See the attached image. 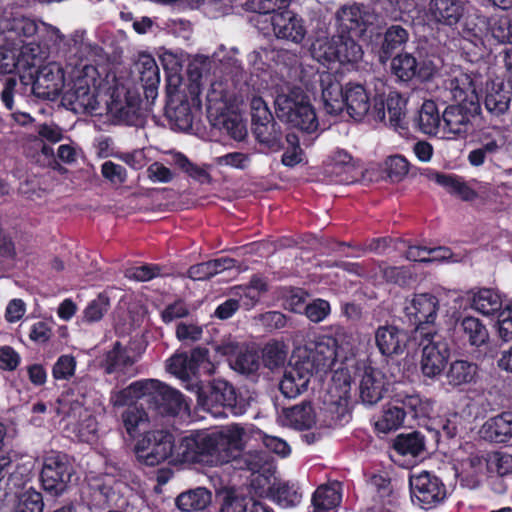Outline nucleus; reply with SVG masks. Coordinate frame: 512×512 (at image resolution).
<instances>
[{"label": "nucleus", "mask_w": 512, "mask_h": 512, "mask_svg": "<svg viewBox=\"0 0 512 512\" xmlns=\"http://www.w3.org/2000/svg\"><path fill=\"white\" fill-rule=\"evenodd\" d=\"M246 431L230 424L213 431H194L181 439L177 455L183 462L222 465L236 459L245 448Z\"/></svg>", "instance_id": "obj_1"}, {"label": "nucleus", "mask_w": 512, "mask_h": 512, "mask_svg": "<svg viewBox=\"0 0 512 512\" xmlns=\"http://www.w3.org/2000/svg\"><path fill=\"white\" fill-rule=\"evenodd\" d=\"M112 89L108 75L102 77L93 65L76 67L63 91L62 101L77 113H95L106 104Z\"/></svg>", "instance_id": "obj_2"}, {"label": "nucleus", "mask_w": 512, "mask_h": 512, "mask_svg": "<svg viewBox=\"0 0 512 512\" xmlns=\"http://www.w3.org/2000/svg\"><path fill=\"white\" fill-rule=\"evenodd\" d=\"M185 388L195 392L198 406L215 418L225 417L227 411L234 416L243 415L249 406L248 401L238 397L234 387L223 380L213 381L205 388L200 385V381H194Z\"/></svg>", "instance_id": "obj_3"}, {"label": "nucleus", "mask_w": 512, "mask_h": 512, "mask_svg": "<svg viewBox=\"0 0 512 512\" xmlns=\"http://www.w3.org/2000/svg\"><path fill=\"white\" fill-rule=\"evenodd\" d=\"M277 117L293 128L306 133L317 131L319 122L309 96L300 87L281 89L275 97Z\"/></svg>", "instance_id": "obj_4"}, {"label": "nucleus", "mask_w": 512, "mask_h": 512, "mask_svg": "<svg viewBox=\"0 0 512 512\" xmlns=\"http://www.w3.org/2000/svg\"><path fill=\"white\" fill-rule=\"evenodd\" d=\"M65 423L64 429L82 442H93L97 437L98 424L93 414L78 399L61 396L54 408Z\"/></svg>", "instance_id": "obj_5"}, {"label": "nucleus", "mask_w": 512, "mask_h": 512, "mask_svg": "<svg viewBox=\"0 0 512 512\" xmlns=\"http://www.w3.org/2000/svg\"><path fill=\"white\" fill-rule=\"evenodd\" d=\"M339 32L359 37L367 46H374L380 40V32L374 24L375 16L364 6L344 5L336 13Z\"/></svg>", "instance_id": "obj_6"}, {"label": "nucleus", "mask_w": 512, "mask_h": 512, "mask_svg": "<svg viewBox=\"0 0 512 512\" xmlns=\"http://www.w3.org/2000/svg\"><path fill=\"white\" fill-rule=\"evenodd\" d=\"M348 336L340 331L335 337L319 335L310 341L304 349L297 352L298 358L310 359L314 363V369H329L336 359L350 351V343L346 341Z\"/></svg>", "instance_id": "obj_7"}, {"label": "nucleus", "mask_w": 512, "mask_h": 512, "mask_svg": "<svg viewBox=\"0 0 512 512\" xmlns=\"http://www.w3.org/2000/svg\"><path fill=\"white\" fill-rule=\"evenodd\" d=\"M105 105L108 114L117 124L138 126L143 122L144 111L137 91L115 86L111 89Z\"/></svg>", "instance_id": "obj_8"}, {"label": "nucleus", "mask_w": 512, "mask_h": 512, "mask_svg": "<svg viewBox=\"0 0 512 512\" xmlns=\"http://www.w3.org/2000/svg\"><path fill=\"white\" fill-rule=\"evenodd\" d=\"M416 337L422 348L420 360L422 374L431 379L438 377L443 372L449 358V346L446 339L438 330L423 331V328H420V335Z\"/></svg>", "instance_id": "obj_9"}, {"label": "nucleus", "mask_w": 512, "mask_h": 512, "mask_svg": "<svg viewBox=\"0 0 512 512\" xmlns=\"http://www.w3.org/2000/svg\"><path fill=\"white\" fill-rule=\"evenodd\" d=\"M38 24L28 17L18 13H5L0 18V37L2 44L0 51H13L17 61V67L23 66V58L17 56L18 47L22 50L25 46L24 39L32 37L38 31Z\"/></svg>", "instance_id": "obj_10"}, {"label": "nucleus", "mask_w": 512, "mask_h": 512, "mask_svg": "<svg viewBox=\"0 0 512 512\" xmlns=\"http://www.w3.org/2000/svg\"><path fill=\"white\" fill-rule=\"evenodd\" d=\"M177 447H174L172 434L164 430H153L146 432L137 441L134 452L140 463L146 466H156L174 453L176 458L182 461L177 455Z\"/></svg>", "instance_id": "obj_11"}, {"label": "nucleus", "mask_w": 512, "mask_h": 512, "mask_svg": "<svg viewBox=\"0 0 512 512\" xmlns=\"http://www.w3.org/2000/svg\"><path fill=\"white\" fill-rule=\"evenodd\" d=\"M37 34L40 42H29L22 47L23 67H34L51 54H60L64 35L58 28L42 23Z\"/></svg>", "instance_id": "obj_12"}, {"label": "nucleus", "mask_w": 512, "mask_h": 512, "mask_svg": "<svg viewBox=\"0 0 512 512\" xmlns=\"http://www.w3.org/2000/svg\"><path fill=\"white\" fill-rule=\"evenodd\" d=\"M411 499L423 509H431L441 503L446 496L442 481L434 474L422 470L409 477Z\"/></svg>", "instance_id": "obj_13"}, {"label": "nucleus", "mask_w": 512, "mask_h": 512, "mask_svg": "<svg viewBox=\"0 0 512 512\" xmlns=\"http://www.w3.org/2000/svg\"><path fill=\"white\" fill-rule=\"evenodd\" d=\"M31 83L21 77V82L25 86H30V92L37 98L54 100L61 91L66 89L64 72L62 67L51 62L42 66L36 72L35 77L31 74Z\"/></svg>", "instance_id": "obj_14"}, {"label": "nucleus", "mask_w": 512, "mask_h": 512, "mask_svg": "<svg viewBox=\"0 0 512 512\" xmlns=\"http://www.w3.org/2000/svg\"><path fill=\"white\" fill-rule=\"evenodd\" d=\"M482 83V77L478 74L455 70L445 81L444 88L451 100L475 109L478 108V88Z\"/></svg>", "instance_id": "obj_15"}, {"label": "nucleus", "mask_w": 512, "mask_h": 512, "mask_svg": "<svg viewBox=\"0 0 512 512\" xmlns=\"http://www.w3.org/2000/svg\"><path fill=\"white\" fill-rule=\"evenodd\" d=\"M406 315L416 324V336L423 331L437 330L435 321L439 310V301L430 293H419L406 300Z\"/></svg>", "instance_id": "obj_16"}, {"label": "nucleus", "mask_w": 512, "mask_h": 512, "mask_svg": "<svg viewBox=\"0 0 512 512\" xmlns=\"http://www.w3.org/2000/svg\"><path fill=\"white\" fill-rule=\"evenodd\" d=\"M406 99L397 91H391L385 99L375 98L373 101L372 117L384 121L388 114V125L396 131L407 128Z\"/></svg>", "instance_id": "obj_17"}, {"label": "nucleus", "mask_w": 512, "mask_h": 512, "mask_svg": "<svg viewBox=\"0 0 512 512\" xmlns=\"http://www.w3.org/2000/svg\"><path fill=\"white\" fill-rule=\"evenodd\" d=\"M314 363L310 359L298 358L285 369L280 382V390L287 398H296L308 388L314 373Z\"/></svg>", "instance_id": "obj_18"}, {"label": "nucleus", "mask_w": 512, "mask_h": 512, "mask_svg": "<svg viewBox=\"0 0 512 512\" xmlns=\"http://www.w3.org/2000/svg\"><path fill=\"white\" fill-rule=\"evenodd\" d=\"M358 393L360 401L366 406L377 404L387 391L385 375L372 366L358 368Z\"/></svg>", "instance_id": "obj_19"}, {"label": "nucleus", "mask_w": 512, "mask_h": 512, "mask_svg": "<svg viewBox=\"0 0 512 512\" xmlns=\"http://www.w3.org/2000/svg\"><path fill=\"white\" fill-rule=\"evenodd\" d=\"M70 477V467L64 456L53 453L45 457L41 470V482L46 491L54 494L62 493Z\"/></svg>", "instance_id": "obj_20"}, {"label": "nucleus", "mask_w": 512, "mask_h": 512, "mask_svg": "<svg viewBox=\"0 0 512 512\" xmlns=\"http://www.w3.org/2000/svg\"><path fill=\"white\" fill-rule=\"evenodd\" d=\"M273 33L277 39L300 44L306 37L304 19L291 10H284L270 16Z\"/></svg>", "instance_id": "obj_21"}, {"label": "nucleus", "mask_w": 512, "mask_h": 512, "mask_svg": "<svg viewBox=\"0 0 512 512\" xmlns=\"http://www.w3.org/2000/svg\"><path fill=\"white\" fill-rule=\"evenodd\" d=\"M444 188L448 193L463 201H474L476 199L497 201L496 194L492 191L490 184L477 180L465 181L457 175L450 174Z\"/></svg>", "instance_id": "obj_22"}, {"label": "nucleus", "mask_w": 512, "mask_h": 512, "mask_svg": "<svg viewBox=\"0 0 512 512\" xmlns=\"http://www.w3.org/2000/svg\"><path fill=\"white\" fill-rule=\"evenodd\" d=\"M215 350L223 356H228L231 368L242 374H251L259 368L257 353L246 347H240L236 342H223L217 345Z\"/></svg>", "instance_id": "obj_23"}, {"label": "nucleus", "mask_w": 512, "mask_h": 512, "mask_svg": "<svg viewBox=\"0 0 512 512\" xmlns=\"http://www.w3.org/2000/svg\"><path fill=\"white\" fill-rule=\"evenodd\" d=\"M89 486L92 490L91 503L96 508L105 506L119 505L120 488L123 485L116 481L113 476H91L88 478Z\"/></svg>", "instance_id": "obj_24"}, {"label": "nucleus", "mask_w": 512, "mask_h": 512, "mask_svg": "<svg viewBox=\"0 0 512 512\" xmlns=\"http://www.w3.org/2000/svg\"><path fill=\"white\" fill-rule=\"evenodd\" d=\"M158 384L151 390L150 404H153L161 413L178 414L189 409L183 395L167 386L166 384L154 379Z\"/></svg>", "instance_id": "obj_25"}, {"label": "nucleus", "mask_w": 512, "mask_h": 512, "mask_svg": "<svg viewBox=\"0 0 512 512\" xmlns=\"http://www.w3.org/2000/svg\"><path fill=\"white\" fill-rule=\"evenodd\" d=\"M512 98V86L502 79L496 78L487 83L485 95V107L493 116L505 114L510 107Z\"/></svg>", "instance_id": "obj_26"}, {"label": "nucleus", "mask_w": 512, "mask_h": 512, "mask_svg": "<svg viewBox=\"0 0 512 512\" xmlns=\"http://www.w3.org/2000/svg\"><path fill=\"white\" fill-rule=\"evenodd\" d=\"M344 109L356 121L362 120L368 114L372 116L373 104L362 85L349 83L345 86Z\"/></svg>", "instance_id": "obj_27"}, {"label": "nucleus", "mask_w": 512, "mask_h": 512, "mask_svg": "<svg viewBox=\"0 0 512 512\" xmlns=\"http://www.w3.org/2000/svg\"><path fill=\"white\" fill-rule=\"evenodd\" d=\"M321 97L327 113L337 115L344 110V89L332 73H319Z\"/></svg>", "instance_id": "obj_28"}, {"label": "nucleus", "mask_w": 512, "mask_h": 512, "mask_svg": "<svg viewBox=\"0 0 512 512\" xmlns=\"http://www.w3.org/2000/svg\"><path fill=\"white\" fill-rule=\"evenodd\" d=\"M463 14L461 0H431L426 18L429 22L452 26L459 22Z\"/></svg>", "instance_id": "obj_29"}, {"label": "nucleus", "mask_w": 512, "mask_h": 512, "mask_svg": "<svg viewBox=\"0 0 512 512\" xmlns=\"http://www.w3.org/2000/svg\"><path fill=\"white\" fill-rule=\"evenodd\" d=\"M385 15L406 23H424L417 0H377Z\"/></svg>", "instance_id": "obj_30"}, {"label": "nucleus", "mask_w": 512, "mask_h": 512, "mask_svg": "<svg viewBox=\"0 0 512 512\" xmlns=\"http://www.w3.org/2000/svg\"><path fill=\"white\" fill-rule=\"evenodd\" d=\"M277 423L297 430L310 429L316 423L315 411L309 403L283 408L277 415Z\"/></svg>", "instance_id": "obj_31"}, {"label": "nucleus", "mask_w": 512, "mask_h": 512, "mask_svg": "<svg viewBox=\"0 0 512 512\" xmlns=\"http://www.w3.org/2000/svg\"><path fill=\"white\" fill-rule=\"evenodd\" d=\"M158 385L154 379H143L131 383L126 388L113 392L110 402L114 407L133 406L139 399L145 398L150 403L151 390Z\"/></svg>", "instance_id": "obj_32"}, {"label": "nucleus", "mask_w": 512, "mask_h": 512, "mask_svg": "<svg viewBox=\"0 0 512 512\" xmlns=\"http://www.w3.org/2000/svg\"><path fill=\"white\" fill-rule=\"evenodd\" d=\"M350 397V377L346 371L337 370L328 389L326 402L334 406L339 414L344 415L348 411Z\"/></svg>", "instance_id": "obj_33"}, {"label": "nucleus", "mask_w": 512, "mask_h": 512, "mask_svg": "<svg viewBox=\"0 0 512 512\" xmlns=\"http://www.w3.org/2000/svg\"><path fill=\"white\" fill-rule=\"evenodd\" d=\"M406 334L394 325H383L375 332V342L382 355L391 356L402 353L406 346Z\"/></svg>", "instance_id": "obj_34"}, {"label": "nucleus", "mask_w": 512, "mask_h": 512, "mask_svg": "<svg viewBox=\"0 0 512 512\" xmlns=\"http://www.w3.org/2000/svg\"><path fill=\"white\" fill-rule=\"evenodd\" d=\"M480 436L490 442L506 443L512 439V412L489 418L479 430Z\"/></svg>", "instance_id": "obj_35"}, {"label": "nucleus", "mask_w": 512, "mask_h": 512, "mask_svg": "<svg viewBox=\"0 0 512 512\" xmlns=\"http://www.w3.org/2000/svg\"><path fill=\"white\" fill-rule=\"evenodd\" d=\"M478 108L471 109L469 105L455 104L448 106L442 115V129L451 134L465 133L468 129L470 116Z\"/></svg>", "instance_id": "obj_36"}, {"label": "nucleus", "mask_w": 512, "mask_h": 512, "mask_svg": "<svg viewBox=\"0 0 512 512\" xmlns=\"http://www.w3.org/2000/svg\"><path fill=\"white\" fill-rule=\"evenodd\" d=\"M135 361L136 357L132 354L131 349L116 342L113 348L106 354L104 368L108 374H116L117 376L127 375L130 373Z\"/></svg>", "instance_id": "obj_37"}, {"label": "nucleus", "mask_w": 512, "mask_h": 512, "mask_svg": "<svg viewBox=\"0 0 512 512\" xmlns=\"http://www.w3.org/2000/svg\"><path fill=\"white\" fill-rule=\"evenodd\" d=\"M208 113L213 116L224 115L233 106V95L228 84L223 81L212 82L206 95Z\"/></svg>", "instance_id": "obj_38"}, {"label": "nucleus", "mask_w": 512, "mask_h": 512, "mask_svg": "<svg viewBox=\"0 0 512 512\" xmlns=\"http://www.w3.org/2000/svg\"><path fill=\"white\" fill-rule=\"evenodd\" d=\"M221 512H273L266 504L230 490L224 495Z\"/></svg>", "instance_id": "obj_39"}, {"label": "nucleus", "mask_w": 512, "mask_h": 512, "mask_svg": "<svg viewBox=\"0 0 512 512\" xmlns=\"http://www.w3.org/2000/svg\"><path fill=\"white\" fill-rule=\"evenodd\" d=\"M487 460L479 455H470L461 460L456 466V475L460 478L462 485L468 488H475L479 484V478L484 473Z\"/></svg>", "instance_id": "obj_40"}, {"label": "nucleus", "mask_w": 512, "mask_h": 512, "mask_svg": "<svg viewBox=\"0 0 512 512\" xmlns=\"http://www.w3.org/2000/svg\"><path fill=\"white\" fill-rule=\"evenodd\" d=\"M462 338L471 346L481 347L489 341V331L485 324L474 316L463 317L458 324Z\"/></svg>", "instance_id": "obj_41"}, {"label": "nucleus", "mask_w": 512, "mask_h": 512, "mask_svg": "<svg viewBox=\"0 0 512 512\" xmlns=\"http://www.w3.org/2000/svg\"><path fill=\"white\" fill-rule=\"evenodd\" d=\"M342 493L339 482L321 485L314 492L312 503L315 512H328L341 503Z\"/></svg>", "instance_id": "obj_42"}, {"label": "nucleus", "mask_w": 512, "mask_h": 512, "mask_svg": "<svg viewBox=\"0 0 512 512\" xmlns=\"http://www.w3.org/2000/svg\"><path fill=\"white\" fill-rule=\"evenodd\" d=\"M137 67L146 97L155 98L160 83V72L155 59L150 55H141Z\"/></svg>", "instance_id": "obj_43"}, {"label": "nucleus", "mask_w": 512, "mask_h": 512, "mask_svg": "<svg viewBox=\"0 0 512 512\" xmlns=\"http://www.w3.org/2000/svg\"><path fill=\"white\" fill-rule=\"evenodd\" d=\"M395 403L402 406L405 416L409 415L413 419L429 418L433 411V402L419 394L397 395Z\"/></svg>", "instance_id": "obj_44"}, {"label": "nucleus", "mask_w": 512, "mask_h": 512, "mask_svg": "<svg viewBox=\"0 0 512 512\" xmlns=\"http://www.w3.org/2000/svg\"><path fill=\"white\" fill-rule=\"evenodd\" d=\"M96 46L86 41L83 32H75L69 37L64 36L60 54L69 58L84 59L96 54Z\"/></svg>", "instance_id": "obj_45"}, {"label": "nucleus", "mask_w": 512, "mask_h": 512, "mask_svg": "<svg viewBox=\"0 0 512 512\" xmlns=\"http://www.w3.org/2000/svg\"><path fill=\"white\" fill-rule=\"evenodd\" d=\"M340 63L357 62L362 58L364 44L359 37L347 33L334 36Z\"/></svg>", "instance_id": "obj_46"}, {"label": "nucleus", "mask_w": 512, "mask_h": 512, "mask_svg": "<svg viewBox=\"0 0 512 512\" xmlns=\"http://www.w3.org/2000/svg\"><path fill=\"white\" fill-rule=\"evenodd\" d=\"M478 368L475 363L466 360L453 361L446 373L448 384L454 387L470 384L477 377Z\"/></svg>", "instance_id": "obj_47"}, {"label": "nucleus", "mask_w": 512, "mask_h": 512, "mask_svg": "<svg viewBox=\"0 0 512 512\" xmlns=\"http://www.w3.org/2000/svg\"><path fill=\"white\" fill-rule=\"evenodd\" d=\"M210 502L211 493L203 487L183 492L176 498V506L184 512L203 510Z\"/></svg>", "instance_id": "obj_48"}, {"label": "nucleus", "mask_w": 512, "mask_h": 512, "mask_svg": "<svg viewBox=\"0 0 512 512\" xmlns=\"http://www.w3.org/2000/svg\"><path fill=\"white\" fill-rule=\"evenodd\" d=\"M441 123L442 120L435 102L425 101L417 118L419 130L427 135H437L442 128Z\"/></svg>", "instance_id": "obj_49"}, {"label": "nucleus", "mask_w": 512, "mask_h": 512, "mask_svg": "<svg viewBox=\"0 0 512 512\" xmlns=\"http://www.w3.org/2000/svg\"><path fill=\"white\" fill-rule=\"evenodd\" d=\"M123 427L130 437H135L142 430L149 427V416L147 412L138 406H129L121 414Z\"/></svg>", "instance_id": "obj_50"}, {"label": "nucleus", "mask_w": 512, "mask_h": 512, "mask_svg": "<svg viewBox=\"0 0 512 512\" xmlns=\"http://www.w3.org/2000/svg\"><path fill=\"white\" fill-rule=\"evenodd\" d=\"M393 447L402 456L417 457L424 451V436L417 431L400 434L394 440Z\"/></svg>", "instance_id": "obj_51"}, {"label": "nucleus", "mask_w": 512, "mask_h": 512, "mask_svg": "<svg viewBox=\"0 0 512 512\" xmlns=\"http://www.w3.org/2000/svg\"><path fill=\"white\" fill-rule=\"evenodd\" d=\"M15 504L12 512H43V499L40 492L33 487L24 485L15 493Z\"/></svg>", "instance_id": "obj_52"}, {"label": "nucleus", "mask_w": 512, "mask_h": 512, "mask_svg": "<svg viewBox=\"0 0 512 512\" xmlns=\"http://www.w3.org/2000/svg\"><path fill=\"white\" fill-rule=\"evenodd\" d=\"M471 306L475 311L489 316L501 311L502 301L492 289H480L473 294Z\"/></svg>", "instance_id": "obj_53"}, {"label": "nucleus", "mask_w": 512, "mask_h": 512, "mask_svg": "<svg viewBox=\"0 0 512 512\" xmlns=\"http://www.w3.org/2000/svg\"><path fill=\"white\" fill-rule=\"evenodd\" d=\"M405 412L398 403L389 404L383 409L382 416L375 422V429L381 433L397 430L404 422Z\"/></svg>", "instance_id": "obj_54"}, {"label": "nucleus", "mask_w": 512, "mask_h": 512, "mask_svg": "<svg viewBox=\"0 0 512 512\" xmlns=\"http://www.w3.org/2000/svg\"><path fill=\"white\" fill-rule=\"evenodd\" d=\"M253 132L259 142L266 144L270 148H277L279 146L281 132L273 118L268 121L253 123Z\"/></svg>", "instance_id": "obj_55"}, {"label": "nucleus", "mask_w": 512, "mask_h": 512, "mask_svg": "<svg viewBox=\"0 0 512 512\" xmlns=\"http://www.w3.org/2000/svg\"><path fill=\"white\" fill-rule=\"evenodd\" d=\"M168 371L181 379L185 385H191L194 381H199L193 375V368L190 366V361L187 354H177L168 360Z\"/></svg>", "instance_id": "obj_56"}, {"label": "nucleus", "mask_w": 512, "mask_h": 512, "mask_svg": "<svg viewBox=\"0 0 512 512\" xmlns=\"http://www.w3.org/2000/svg\"><path fill=\"white\" fill-rule=\"evenodd\" d=\"M393 73L402 81L411 80L418 72V63L411 54L402 53L393 58Z\"/></svg>", "instance_id": "obj_57"}, {"label": "nucleus", "mask_w": 512, "mask_h": 512, "mask_svg": "<svg viewBox=\"0 0 512 512\" xmlns=\"http://www.w3.org/2000/svg\"><path fill=\"white\" fill-rule=\"evenodd\" d=\"M488 25L494 39L500 43H512V22L509 17H492Z\"/></svg>", "instance_id": "obj_58"}, {"label": "nucleus", "mask_w": 512, "mask_h": 512, "mask_svg": "<svg viewBox=\"0 0 512 512\" xmlns=\"http://www.w3.org/2000/svg\"><path fill=\"white\" fill-rule=\"evenodd\" d=\"M407 39L408 34L405 29L397 25L390 27L385 33V38L382 45L383 53L385 56H381V60L384 61L385 59L389 58L391 53L402 44H404Z\"/></svg>", "instance_id": "obj_59"}, {"label": "nucleus", "mask_w": 512, "mask_h": 512, "mask_svg": "<svg viewBox=\"0 0 512 512\" xmlns=\"http://www.w3.org/2000/svg\"><path fill=\"white\" fill-rule=\"evenodd\" d=\"M190 366L193 368V375L198 373L211 375L215 372V364L208 358V351L204 348H195L188 355Z\"/></svg>", "instance_id": "obj_60"}, {"label": "nucleus", "mask_w": 512, "mask_h": 512, "mask_svg": "<svg viewBox=\"0 0 512 512\" xmlns=\"http://www.w3.org/2000/svg\"><path fill=\"white\" fill-rule=\"evenodd\" d=\"M280 52L272 48H260L248 55V62L255 70H265L272 62H277Z\"/></svg>", "instance_id": "obj_61"}, {"label": "nucleus", "mask_w": 512, "mask_h": 512, "mask_svg": "<svg viewBox=\"0 0 512 512\" xmlns=\"http://www.w3.org/2000/svg\"><path fill=\"white\" fill-rule=\"evenodd\" d=\"M312 54L319 62H339V55L334 37L331 40H318L313 44Z\"/></svg>", "instance_id": "obj_62"}, {"label": "nucleus", "mask_w": 512, "mask_h": 512, "mask_svg": "<svg viewBox=\"0 0 512 512\" xmlns=\"http://www.w3.org/2000/svg\"><path fill=\"white\" fill-rule=\"evenodd\" d=\"M109 306V298L103 294L98 295L84 309L83 320L88 323L101 320Z\"/></svg>", "instance_id": "obj_63"}, {"label": "nucleus", "mask_w": 512, "mask_h": 512, "mask_svg": "<svg viewBox=\"0 0 512 512\" xmlns=\"http://www.w3.org/2000/svg\"><path fill=\"white\" fill-rule=\"evenodd\" d=\"M497 334L503 342L512 341V303L507 304L498 314Z\"/></svg>", "instance_id": "obj_64"}]
</instances>
